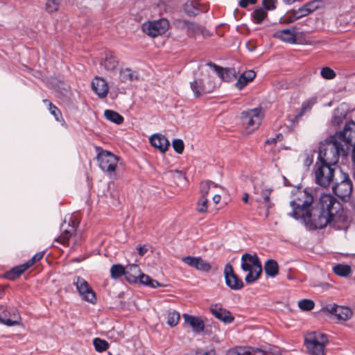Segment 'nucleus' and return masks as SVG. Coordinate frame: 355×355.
Segmentation results:
<instances>
[{
    "label": "nucleus",
    "mask_w": 355,
    "mask_h": 355,
    "mask_svg": "<svg viewBox=\"0 0 355 355\" xmlns=\"http://www.w3.org/2000/svg\"><path fill=\"white\" fill-rule=\"evenodd\" d=\"M313 201L312 195L306 191L290 202L292 211L288 215L300 220L307 227L322 229L327 225L336 230L347 227V220L343 215V207L340 202L331 194H323L320 197L315 207L310 209Z\"/></svg>",
    "instance_id": "obj_1"
},
{
    "label": "nucleus",
    "mask_w": 355,
    "mask_h": 355,
    "mask_svg": "<svg viewBox=\"0 0 355 355\" xmlns=\"http://www.w3.org/2000/svg\"><path fill=\"white\" fill-rule=\"evenodd\" d=\"M355 155V122L347 123L342 132L321 141L318 155Z\"/></svg>",
    "instance_id": "obj_2"
},
{
    "label": "nucleus",
    "mask_w": 355,
    "mask_h": 355,
    "mask_svg": "<svg viewBox=\"0 0 355 355\" xmlns=\"http://www.w3.org/2000/svg\"><path fill=\"white\" fill-rule=\"evenodd\" d=\"M338 162V157H318L314 165L315 183L322 187H327L333 181L334 176V166Z\"/></svg>",
    "instance_id": "obj_3"
},
{
    "label": "nucleus",
    "mask_w": 355,
    "mask_h": 355,
    "mask_svg": "<svg viewBox=\"0 0 355 355\" xmlns=\"http://www.w3.org/2000/svg\"><path fill=\"white\" fill-rule=\"evenodd\" d=\"M241 268L248 272L245 277L247 283L251 284L257 280L262 272V268L257 254L245 253L241 257Z\"/></svg>",
    "instance_id": "obj_4"
},
{
    "label": "nucleus",
    "mask_w": 355,
    "mask_h": 355,
    "mask_svg": "<svg viewBox=\"0 0 355 355\" xmlns=\"http://www.w3.org/2000/svg\"><path fill=\"white\" fill-rule=\"evenodd\" d=\"M264 117L261 108L250 109L241 113V122L243 127V133L250 135L257 130L261 125Z\"/></svg>",
    "instance_id": "obj_5"
},
{
    "label": "nucleus",
    "mask_w": 355,
    "mask_h": 355,
    "mask_svg": "<svg viewBox=\"0 0 355 355\" xmlns=\"http://www.w3.org/2000/svg\"><path fill=\"white\" fill-rule=\"evenodd\" d=\"M329 340L324 334L311 332L305 336V345L311 355H324V349Z\"/></svg>",
    "instance_id": "obj_6"
},
{
    "label": "nucleus",
    "mask_w": 355,
    "mask_h": 355,
    "mask_svg": "<svg viewBox=\"0 0 355 355\" xmlns=\"http://www.w3.org/2000/svg\"><path fill=\"white\" fill-rule=\"evenodd\" d=\"M353 190V184L348 173L340 171V175L336 178L332 187V191L335 195L342 200L349 198Z\"/></svg>",
    "instance_id": "obj_7"
},
{
    "label": "nucleus",
    "mask_w": 355,
    "mask_h": 355,
    "mask_svg": "<svg viewBox=\"0 0 355 355\" xmlns=\"http://www.w3.org/2000/svg\"><path fill=\"white\" fill-rule=\"evenodd\" d=\"M169 28V21L165 18L150 21L142 25L143 31L151 37H156L165 33Z\"/></svg>",
    "instance_id": "obj_8"
},
{
    "label": "nucleus",
    "mask_w": 355,
    "mask_h": 355,
    "mask_svg": "<svg viewBox=\"0 0 355 355\" xmlns=\"http://www.w3.org/2000/svg\"><path fill=\"white\" fill-rule=\"evenodd\" d=\"M322 311L330 314L339 321H347L353 315V311L349 307L338 305L335 303L325 304L322 306Z\"/></svg>",
    "instance_id": "obj_9"
},
{
    "label": "nucleus",
    "mask_w": 355,
    "mask_h": 355,
    "mask_svg": "<svg viewBox=\"0 0 355 355\" xmlns=\"http://www.w3.org/2000/svg\"><path fill=\"white\" fill-rule=\"evenodd\" d=\"M82 300L94 304L96 302V296L89 283L81 277H76L73 282Z\"/></svg>",
    "instance_id": "obj_10"
},
{
    "label": "nucleus",
    "mask_w": 355,
    "mask_h": 355,
    "mask_svg": "<svg viewBox=\"0 0 355 355\" xmlns=\"http://www.w3.org/2000/svg\"><path fill=\"white\" fill-rule=\"evenodd\" d=\"M44 252L35 254L30 260L24 264L17 266L6 272L5 277L10 280H14L19 277L24 271L32 266L35 262L40 261L44 256Z\"/></svg>",
    "instance_id": "obj_11"
},
{
    "label": "nucleus",
    "mask_w": 355,
    "mask_h": 355,
    "mask_svg": "<svg viewBox=\"0 0 355 355\" xmlns=\"http://www.w3.org/2000/svg\"><path fill=\"white\" fill-rule=\"evenodd\" d=\"M0 322L8 327L19 324L21 317L17 309L10 307L3 310L0 314Z\"/></svg>",
    "instance_id": "obj_12"
},
{
    "label": "nucleus",
    "mask_w": 355,
    "mask_h": 355,
    "mask_svg": "<svg viewBox=\"0 0 355 355\" xmlns=\"http://www.w3.org/2000/svg\"><path fill=\"white\" fill-rule=\"evenodd\" d=\"M226 284L233 290H239L243 287V281L234 272L233 268L230 263L226 264L224 269Z\"/></svg>",
    "instance_id": "obj_13"
},
{
    "label": "nucleus",
    "mask_w": 355,
    "mask_h": 355,
    "mask_svg": "<svg viewBox=\"0 0 355 355\" xmlns=\"http://www.w3.org/2000/svg\"><path fill=\"white\" fill-rule=\"evenodd\" d=\"M209 310L216 318L225 324L232 323L234 320V317L232 315L230 311L224 309L221 304H211Z\"/></svg>",
    "instance_id": "obj_14"
},
{
    "label": "nucleus",
    "mask_w": 355,
    "mask_h": 355,
    "mask_svg": "<svg viewBox=\"0 0 355 355\" xmlns=\"http://www.w3.org/2000/svg\"><path fill=\"white\" fill-rule=\"evenodd\" d=\"M182 261L185 264L198 270L208 272L211 268L210 263L203 260L200 257L187 256L182 257Z\"/></svg>",
    "instance_id": "obj_15"
},
{
    "label": "nucleus",
    "mask_w": 355,
    "mask_h": 355,
    "mask_svg": "<svg viewBox=\"0 0 355 355\" xmlns=\"http://www.w3.org/2000/svg\"><path fill=\"white\" fill-rule=\"evenodd\" d=\"M215 85L210 83H204L202 79H196L191 83V88L196 97H199L202 94H207L211 92L215 88Z\"/></svg>",
    "instance_id": "obj_16"
},
{
    "label": "nucleus",
    "mask_w": 355,
    "mask_h": 355,
    "mask_svg": "<svg viewBox=\"0 0 355 355\" xmlns=\"http://www.w3.org/2000/svg\"><path fill=\"white\" fill-rule=\"evenodd\" d=\"M150 144L161 153H165L170 147V142L168 139L162 134H154L150 138Z\"/></svg>",
    "instance_id": "obj_17"
},
{
    "label": "nucleus",
    "mask_w": 355,
    "mask_h": 355,
    "mask_svg": "<svg viewBox=\"0 0 355 355\" xmlns=\"http://www.w3.org/2000/svg\"><path fill=\"white\" fill-rule=\"evenodd\" d=\"M100 168L109 173L115 171L119 162V157H96Z\"/></svg>",
    "instance_id": "obj_18"
},
{
    "label": "nucleus",
    "mask_w": 355,
    "mask_h": 355,
    "mask_svg": "<svg viewBox=\"0 0 355 355\" xmlns=\"http://www.w3.org/2000/svg\"><path fill=\"white\" fill-rule=\"evenodd\" d=\"M93 91L100 98H105L108 93L109 87L107 82L102 78L96 77L92 82Z\"/></svg>",
    "instance_id": "obj_19"
},
{
    "label": "nucleus",
    "mask_w": 355,
    "mask_h": 355,
    "mask_svg": "<svg viewBox=\"0 0 355 355\" xmlns=\"http://www.w3.org/2000/svg\"><path fill=\"white\" fill-rule=\"evenodd\" d=\"M183 318L185 323L191 327L194 331L200 332L204 330L205 324L201 318L187 313L183 314Z\"/></svg>",
    "instance_id": "obj_20"
},
{
    "label": "nucleus",
    "mask_w": 355,
    "mask_h": 355,
    "mask_svg": "<svg viewBox=\"0 0 355 355\" xmlns=\"http://www.w3.org/2000/svg\"><path fill=\"white\" fill-rule=\"evenodd\" d=\"M273 37L279 38L282 41L287 43H295L296 40L295 32L294 29L286 28L277 31L273 34Z\"/></svg>",
    "instance_id": "obj_21"
},
{
    "label": "nucleus",
    "mask_w": 355,
    "mask_h": 355,
    "mask_svg": "<svg viewBox=\"0 0 355 355\" xmlns=\"http://www.w3.org/2000/svg\"><path fill=\"white\" fill-rule=\"evenodd\" d=\"M256 76V73L254 71L249 70L245 71L242 73L236 83H235V86L239 89H242L245 86H246L250 82L252 81Z\"/></svg>",
    "instance_id": "obj_22"
},
{
    "label": "nucleus",
    "mask_w": 355,
    "mask_h": 355,
    "mask_svg": "<svg viewBox=\"0 0 355 355\" xmlns=\"http://www.w3.org/2000/svg\"><path fill=\"white\" fill-rule=\"evenodd\" d=\"M139 75L136 71L126 67L121 69L119 72V78L121 82L127 83L138 80Z\"/></svg>",
    "instance_id": "obj_23"
},
{
    "label": "nucleus",
    "mask_w": 355,
    "mask_h": 355,
    "mask_svg": "<svg viewBox=\"0 0 355 355\" xmlns=\"http://www.w3.org/2000/svg\"><path fill=\"white\" fill-rule=\"evenodd\" d=\"M139 267L136 264H130L125 268V278L130 282H137L141 273Z\"/></svg>",
    "instance_id": "obj_24"
},
{
    "label": "nucleus",
    "mask_w": 355,
    "mask_h": 355,
    "mask_svg": "<svg viewBox=\"0 0 355 355\" xmlns=\"http://www.w3.org/2000/svg\"><path fill=\"white\" fill-rule=\"evenodd\" d=\"M65 223L62 225L61 226V230L62 233L61 235L56 239L58 241L61 243L63 245H65L68 243L69 238L71 236L73 233L75 231V228L73 226H71L68 225V228H64L65 226Z\"/></svg>",
    "instance_id": "obj_25"
},
{
    "label": "nucleus",
    "mask_w": 355,
    "mask_h": 355,
    "mask_svg": "<svg viewBox=\"0 0 355 355\" xmlns=\"http://www.w3.org/2000/svg\"><path fill=\"white\" fill-rule=\"evenodd\" d=\"M118 60L112 53H107L105 60L101 63L107 71H113L118 66Z\"/></svg>",
    "instance_id": "obj_26"
},
{
    "label": "nucleus",
    "mask_w": 355,
    "mask_h": 355,
    "mask_svg": "<svg viewBox=\"0 0 355 355\" xmlns=\"http://www.w3.org/2000/svg\"><path fill=\"white\" fill-rule=\"evenodd\" d=\"M187 33L189 35L193 34H200L203 37H208L210 35L209 32L207 30H206L204 27L191 21H190L189 25L188 26Z\"/></svg>",
    "instance_id": "obj_27"
},
{
    "label": "nucleus",
    "mask_w": 355,
    "mask_h": 355,
    "mask_svg": "<svg viewBox=\"0 0 355 355\" xmlns=\"http://www.w3.org/2000/svg\"><path fill=\"white\" fill-rule=\"evenodd\" d=\"M264 270L268 276L275 277L279 272L277 262L273 259L268 260L265 263Z\"/></svg>",
    "instance_id": "obj_28"
},
{
    "label": "nucleus",
    "mask_w": 355,
    "mask_h": 355,
    "mask_svg": "<svg viewBox=\"0 0 355 355\" xmlns=\"http://www.w3.org/2000/svg\"><path fill=\"white\" fill-rule=\"evenodd\" d=\"M317 97L312 96L305 101L301 107V110L299 114L295 116V119H298L300 117L303 116L306 112L310 111L312 107L317 103Z\"/></svg>",
    "instance_id": "obj_29"
},
{
    "label": "nucleus",
    "mask_w": 355,
    "mask_h": 355,
    "mask_svg": "<svg viewBox=\"0 0 355 355\" xmlns=\"http://www.w3.org/2000/svg\"><path fill=\"white\" fill-rule=\"evenodd\" d=\"M272 190L270 189H263L261 192V195L263 198V201L261 200H257L258 202L265 204L266 212L265 216L268 217L269 215V209L272 207V204L270 201V195L271 193Z\"/></svg>",
    "instance_id": "obj_30"
},
{
    "label": "nucleus",
    "mask_w": 355,
    "mask_h": 355,
    "mask_svg": "<svg viewBox=\"0 0 355 355\" xmlns=\"http://www.w3.org/2000/svg\"><path fill=\"white\" fill-rule=\"evenodd\" d=\"M208 65L210 67L213 68L218 74V77L223 80L228 81L230 76L233 74L231 70L223 69L216 65L214 63L209 62L208 63Z\"/></svg>",
    "instance_id": "obj_31"
},
{
    "label": "nucleus",
    "mask_w": 355,
    "mask_h": 355,
    "mask_svg": "<svg viewBox=\"0 0 355 355\" xmlns=\"http://www.w3.org/2000/svg\"><path fill=\"white\" fill-rule=\"evenodd\" d=\"M104 116L106 119L116 124H121L123 121V117L121 115L111 110H106L104 112Z\"/></svg>",
    "instance_id": "obj_32"
},
{
    "label": "nucleus",
    "mask_w": 355,
    "mask_h": 355,
    "mask_svg": "<svg viewBox=\"0 0 355 355\" xmlns=\"http://www.w3.org/2000/svg\"><path fill=\"white\" fill-rule=\"evenodd\" d=\"M333 270L340 277H347L351 273V268L348 265L338 264L333 268Z\"/></svg>",
    "instance_id": "obj_33"
},
{
    "label": "nucleus",
    "mask_w": 355,
    "mask_h": 355,
    "mask_svg": "<svg viewBox=\"0 0 355 355\" xmlns=\"http://www.w3.org/2000/svg\"><path fill=\"white\" fill-rule=\"evenodd\" d=\"M93 345L95 350L98 352H103L109 348V343L105 340L100 338H95L93 340Z\"/></svg>",
    "instance_id": "obj_34"
},
{
    "label": "nucleus",
    "mask_w": 355,
    "mask_h": 355,
    "mask_svg": "<svg viewBox=\"0 0 355 355\" xmlns=\"http://www.w3.org/2000/svg\"><path fill=\"white\" fill-rule=\"evenodd\" d=\"M253 21L256 24H261L267 17V12L262 8H257L252 12Z\"/></svg>",
    "instance_id": "obj_35"
},
{
    "label": "nucleus",
    "mask_w": 355,
    "mask_h": 355,
    "mask_svg": "<svg viewBox=\"0 0 355 355\" xmlns=\"http://www.w3.org/2000/svg\"><path fill=\"white\" fill-rule=\"evenodd\" d=\"M111 277L117 279L122 275L125 276V268L119 264L113 265L110 269Z\"/></svg>",
    "instance_id": "obj_36"
},
{
    "label": "nucleus",
    "mask_w": 355,
    "mask_h": 355,
    "mask_svg": "<svg viewBox=\"0 0 355 355\" xmlns=\"http://www.w3.org/2000/svg\"><path fill=\"white\" fill-rule=\"evenodd\" d=\"M216 187V185L212 182H210V181L202 182L200 183V195H201L200 197L207 198L209 190L211 188H214Z\"/></svg>",
    "instance_id": "obj_37"
},
{
    "label": "nucleus",
    "mask_w": 355,
    "mask_h": 355,
    "mask_svg": "<svg viewBox=\"0 0 355 355\" xmlns=\"http://www.w3.org/2000/svg\"><path fill=\"white\" fill-rule=\"evenodd\" d=\"M180 318V313L176 311H172L168 314L166 322L170 327H173L178 324Z\"/></svg>",
    "instance_id": "obj_38"
},
{
    "label": "nucleus",
    "mask_w": 355,
    "mask_h": 355,
    "mask_svg": "<svg viewBox=\"0 0 355 355\" xmlns=\"http://www.w3.org/2000/svg\"><path fill=\"white\" fill-rule=\"evenodd\" d=\"M315 303L311 300L304 299L298 302V306L302 311H311L314 308Z\"/></svg>",
    "instance_id": "obj_39"
},
{
    "label": "nucleus",
    "mask_w": 355,
    "mask_h": 355,
    "mask_svg": "<svg viewBox=\"0 0 355 355\" xmlns=\"http://www.w3.org/2000/svg\"><path fill=\"white\" fill-rule=\"evenodd\" d=\"M185 12L189 16H196L199 14L200 10L196 8L193 2H187L184 7Z\"/></svg>",
    "instance_id": "obj_40"
},
{
    "label": "nucleus",
    "mask_w": 355,
    "mask_h": 355,
    "mask_svg": "<svg viewBox=\"0 0 355 355\" xmlns=\"http://www.w3.org/2000/svg\"><path fill=\"white\" fill-rule=\"evenodd\" d=\"M61 0H47L46 9L49 12H53L58 10Z\"/></svg>",
    "instance_id": "obj_41"
},
{
    "label": "nucleus",
    "mask_w": 355,
    "mask_h": 355,
    "mask_svg": "<svg viewBox=\"0 0 355 355\" xmlns=\"http://www.w3.org/2000/svg\"><path fill=\"white\" fill-rule=\"evenodd\" d=\"M250 347H239L234 349L229 350L227 355H249L250 354Z\"/></svg>",
    "instance_id": "obj_42"
},
{
    "label": "nucleus",
    "mask_w": 355,
    "mask_h": 355,
    "mask_svg": "<svg viewBox=\"0 0 355 355\" xmlns=\"http://www.w3.org/2000/svg\"><path fill=\"white\" fill-rule=\"evenodd\" d=\"M207 202H208V200L207 198L200 197L197 203V207H196L197 211L200 213L206 212L207 210V208H208Z\"/></svg>",
    "instance_id": "obj_43"
},
{
    "label": "nucleus",
    "mask_w": 355,
    "mask_h": 355,
    "mask_svg": "<svg viewBox=\"0 0 355 355\" xmlns=\"http://www.w3.org/2000/svg\"><path fill=\"white\" fill-rule=\"evenodd\" d=\"M172 146L178 154H182L184 150V144L182 139H175L172 141Z\"/></svg>",
    "instance_id": "obj_44"
},
{
    "label": "nucleus",
    "mask_w": 355,
    "mask_h": 355,
    "mask_svg": "<svg viewBox=\"0 0 355 355\" xmlns=\"http://www.w3.org/2000/svg\"><path fill=\"white\" fill-rule=\"evenodd\" d=\"M43 102L44 103H48L49 112L55 118V119L58 121L59 117L61 116V113L60 110L58 109V107L55 106L53 104H52L51 102H49L47 100H44Z\"/></svg>",
    "instance_id": "obj_45"
},
{
    "label": "nucleus",
    "mask_w": 355,
    "mask_h": 355,
    "mask_svg": "<svg viewBox=\"0 0 355 355\" xmlns=\"http://www.w3.org/2000/svg\"><path fill=\"white\" fill-rule=\"evenodd\" d=\"M320 74L322 78L329 80L333 79L336 76L334 71L328 67H323L320 71Z\"/></svg>",
    "instance_id": "obj_46"
},
{
    "label": "nucleus",
    "mask_w": 355,
    "mask_h": 355,
    "mask_svg": "<svg viewBox=\"0 0 355 355\" xmlns=\"http://www.w3.org/2000/svg\"><path fill=\"white\" fill-rule=\"evenodd\" d=\"M344 117V113L340 112L338 109H335L334 111L331 122L334 125H338L342 122Z\"/></svg>",
    "instance_id": "obj_47"
},
{
    "label": "nucleus",
    "mask_w": 355,
    "mask_h": 355,
    "mask_svg": "<svg viewBox=\"0 0 355 355\" xmlns=\"http://www.w3.org/2000/svg\"><path fill=\"white\" fill-rule=\"evenodd\" d=\"M300 19L297 15H295V10H293L292 11L288 12L284 19L283 23L284 24H291L296 21L297 19Z\"/></svg>",
    "instance_id": "obj_48"
},
{
    "label": "nucleus",
    "mask_w": 355,
    "mask_h": 355,
    "mask_svg": "<svg viewBox=\"0 0 355 355\" xmlns=\"http://www.w3.org/2000/svg\"><path fill=\"white\" fill-rule=\"evenodd\" d=\"M320 6L319 1H312L304 5V7L307 12H309V15L315 10H317Z\"/></svg>",
    "instance_id": "obj_49"
},
{
    "label": "nucleus",
    "mask_w": 355,
    "mask_h": 355,
    "mask_svg": "<svg viewBox=\"0 0 355 355\" xmlns=\"http://www.w3.org/2000/svg\"><path fill=\"white\" fill-rule=\"evenodd\" d=\"M189 23H190L189 21H187L186 19H177L175 21V24L178 28L184 29L187 31V28L189 25Z\"/></svg>",
    "instance_id": "obj_50"
},
{
    "label": "nucleus",
    "mask_w": 355,
    "mask_h": 355,
    "mask_svg": "<svg viewBox=\"0 0 355 355\" xmlns=\"http://www.w3.org/2000/svg\"><path fill=\"white\" fill-rule=\"evenodd\" d=\"M277 0H263V5L267 10H274L276 8Z\"/></svg>",
    "instance_id": "obj_51"
},
{
    "label": "nucleus",
    "mask_w": 355,
    "mask_h": 355,
    "mask_svg": "<svg viewBox=\"0 0 355 355\" xmlns=\"http://www.w3.org/2000/svg\"><path fill=\"white\" fill-rule=\"evenodd\" d=\"M150 279H151V278L148 275L143 274L141 272L138 276V280L139 281V282L141 284H142L144 285L148 286Z\"/></svg>",
    "instance_id": "obj_52"
},
{
    "label": "nucleus",
    "mask_w": 355,
    "mask_h": 355,
    "mask_svg": "<svg viewBox=\"0 0 355 355\" xmlns=\"http://www.w3.org/2000/svg\"><path fill=\"white\" fill-rule=\"evenodd\" d=\"M283 139V135L280 133L277 134L275 137H271L268 139L266 141V144L272 145V144L276 143L277 141H282Z\"/></svg>",
    "instance_id": "obj_53"
},
{
    "label": "nucleus",
    "mask_w": 355,
    "mask_h": 355,
    "mask_svg": "<svg viewBox=\"0 0 355 355\" xmlns=\"http://www.w3.org/2000/svg\"><path fill=\"white\" fill-rule=\"evenodd\" d=\"M295 10V15H297L299 18L305 17L309 15V12L306 11L304 6Z\"/></svg>",
    "instance_id": "obj_54"
},
{
    "label": "nucleus",
    "mask_w": 355,
    "mask_h": 355,
    "mask_svg": "<svg viewBox=\"0 0 355 355\" xmlns=\"http://www.w3.org/2000/svg\"><path fill=\"white\" fill-rule=\"evenodd\" d=\"M256 3L257 0H241L239 4L241 8H246L249 4L254 5Z\"/></svg>",
    "instance_id": "obj_55"
},
{
    "label": "nucleus",
    "mask_w": 355,
    "mask_h": 355,
    "mask_svg": "<svg viewBox=\"0 0 355 355\" xmlns=\"http://www.w3.org/2000/svg\"><path fill=\"white\" fill-rule=\"evenodd\" d=\"M250 354L249 355H265V352L259 348L250 347Z\"/></svg>",
    "instance_id": "obj_56"
},
{
    "label": "nucleus",
    "mask_w": 355,
    "mask_h": 355,
    "mask_svg": "<svg viewBox=\"0 0 355 355\" xmlns=\"http://www.w3.org/2000/svg\"><path fill=\"white\" fill-rule=\"evenodd\" d=\"M148 286L153 288H156L162 286V285L158 281L151 279L148 284Z\"/></svg>",
    "instance_id": "obj_57"
},
{
    "label": "nucleus",
    "mask_w": 355,
    "mask_h": 355,
    "mask_svg": "<svg viewBox=\"0 0 355 355\" xmlns=\"http://www.w3.org/2000/svg\"><path fill=\"white\" fill-rule=\"evenodd\" d=\"M137 251L140 256H144L148 251V249L145 245H139L137 247Z\"/></svg>",
    "instance_id": "obj_58"
},
{
    "label": "nucleus",
    "mask_w": 355,
    "mask_h": 355,
    "mask_svg": "<svg viewBox=\"0 0 355 355\" xmlns=\"http://www.w3.org/2000/svg\"><path fill=\"white\" fill-rule=\"evenodd\" d=\"M220 199H221L220 196L218 195V194L214 195L213 197V201L214 202L215 204L219 203V202L220 201Z\"/></svg>",
    "instance_id": "obj_59"
},
{
    "label": "nucleus",
    "mask_w": 355,
    "mask_h": 355,
    "mask_svg": "<svg viewBox=\"0 0 355 355\" xmlns=\"http://www.w3.org/2000/svg\"><path fill=\"white\" fill-rule=\"evenodd\" d=\"M195 355H214L213 352H197Z\"/></svg>",
    "instance_id": "obj_60"
},
{
    "label": "nucleus",
    "mask_w": 355,
    "mask_h": 355,
    "mask_svg": "<svg viewBox=\"0 0 355 355\" xmlns=\"http://www.w3.org/2000/svg\"><path fill=\"white\" fill-rule=\"evenodd\" d=\"M98 155H107V156H110V155H114L112 153L105 150V151H102L101 153H98Z\"/></svg>",
    "instance_id": "obj_61"
},
{
    "label": "nucleus",
    "mask_w": 355,
    "mask_h": 355,
    "mask_svg": "<svg viewBox=\"0 0 355 355\" xmlns=\"http://www.w3.org/2000/svg\"><path fill=\"white\" fill-rule=\"evenodd\" d=\"M313 162V160L311 159V157H307L305 159V164L307 166H309Z\"/></svg>",
    "instance_id": "obj_62"
},
{
    "label": "nucleus",
    "mask_w": 355,
    "mask_h": 355,
    "mask_svg": "<svg viewBox=\"0 0 355 355\" xmlns=\"http://www.w3.org/2000/svg\"><path fill=\"white\" fill-rule=\"evenodd\" d=\"M248 198H249V195L248 193H245L244 196L243 197V201L245 203H248Z\"/></svg>",
    "instance_id": "obj_63"
},
{
    "label": "nucleus",
    "mask_w": 355,
    "mask_h": 355,
    "mask_svg": "<svg viewBox=\"0 0 355 355\" xmlns=\"http://www.w3.org/2000/svg\"><path fill=\"white\" fill-rule=\"evenodd\" d=\"M296 0H284V2L286 4L291 5Z\"/></svg>",
    "instance_id": "obj_64"
}]
</instances>
